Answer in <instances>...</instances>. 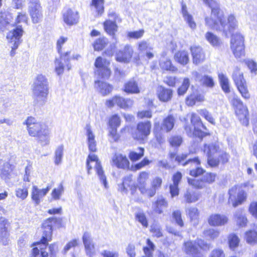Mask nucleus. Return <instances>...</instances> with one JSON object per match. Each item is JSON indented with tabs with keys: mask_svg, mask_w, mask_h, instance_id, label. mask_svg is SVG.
<instances>
[{
	"mask_svg": "<svg viewBox=\"0 0 257 257\" xmlns=\"http://www.w3.org/2000/svg\"><path fill=\"white\" fill-rule=\"evenodd\" d=\"M211 9L210 17L205 18L206 25L217 31H222L226 36L231 34L237 26V22L233 15H230L227 22L224 18L216 0H203Z\"/></svg>",
	"mask_w": 257,
	"mask_h": 257,
	"instance_id": "nucleus-1",
	"label": "nucleus"
},
{
	"mask_svg": "<svg viewBox=\"0 0 257 257\" xmlns=\"http://www.w3.org/2000/svg\"><path fill=\"white\" fill-rule=\"evenodd\" d=\"M187 158V154H182L176 157V160L183 166H186L190 164L192 167L190 170L189 174L193 177H198L203 175L200 179H188V183L194 187L198 189H202L206 187L207 184H211L215 181L216 174L212 173H205V171L199 167L200 161L198 158L189 159L184 162Z\"/></svg>",
	"mask_w": 257,
	"mask_h": 257,
	"instance_id": "nucleus-2",
	"label": "nucleus"
},
{
	"mask_svg": "<svg viewBox=\"0 0 257 257\" xmlns=\"http://www.w3.org/2000/svg\"><path fill=\"white\" fill-rule=\"evenodd\" d=\"M61 223V219L60 218L50 217L45 220L42 224V228H43V233L41 242H37L38 245L40 246V250L37 247H34L32 249L31 257H48V252L44 250V246L46 247L48 244V242L51 239L52 233V227L53 225H59Z\"/></svg>",
	"mask_w": 257,
	"mask_h": 257,
	"instance_id": "nucleus-3",
	"label": "nucleus"
},
{
	"mask_svg": "<svg viewBox=\"0 0 257 257\" xmlns=\"http://www.w3.org/2000/svg\"><path fill=\"white\" fill-rule=\"evenodd\" d=\"M24 124L27 125L29 135L36 137L38 142L42 146L49 144L50 131L45 123L37 121L34 117L30 116L28 117Z\"/></svg>",
	"mask_w": 257,
	"mask_h": 257,
	"instance_id": "nucleus-4",
	"label": "nucleus"
},
{
	"mask_svg": "<svg viewBox=\"0 0 257 257\" xmlns=\"http://www.w3.org/2000/svg\"><path fill=\"white\" fill-rule=\"evenodd\" d=\"M34 102L38 105H43L47 102L49 93L48 81L45 76L38 75L32 85Z\"/></svg>",
	"mask_w": 257,
	"mask_h": 257,
	"instance_id": "nucleus-5",
	"label": "nucleus"
},
{
	"mask_svg": "<svg viewBox=\"0 0 257 257\" xmlns=\"http://www.w3.org/2000/svg\"><path fill=\"white\" fill-rule=\"evenodd\" d=\"M190 119L193 127L189 124L184 125V129L188 136H195L199 138L202 139L203 137L209 134L208 133L202 132L200 130L201 127H202L206 130V127L202 123L199 116L195 113H192Z\"/></svg>",
	"mask_w": 257,
	"mask_h": 257,
	"instance_id": "nucleus-6",
	"label": "nucleus"
},
{
	"mask_svg": "<svg viewBox=\"0 0 257 257\" xmlns=\"http://www.w3.org/2000/svg\"><path fill=\"white\" fill-rule=\"evenodd\" d=\"M231 103L235 109V112L240 123L245 126L249 123L248 110L245 106L237 96L234 95Z\"/></svg>",
	"mask_w": 257,
	"mask_h": 257,
	"instance_id": "nucleus-7",
	"label": "nucleus"
},
{
	"mask_svg": "<svg viewBox=\"0 0 257 257\" xmlns=\"http://www.w3.org/2000/svg\"><path fill=\"white\" fill-rule=\"evenodd\" d=\"M230 48L236 58H240L244 56V38L240 33H236L232 35Z\"/></svg>",
	"mask_w": 257,
	"mask_h": 257,
	"instance_id": "nucleus-8",
	"label": "nucleus"
},
{
	"mask_svg": "<svg viewBox=\"0 0 257 257\" xmlns=\"http://www.w3.org/2000/svg\"><path fill=\"white\" fill-rule=\"evenodd\" d=\"M23 32L21 26H18L10 31L7 34V38L9 43L12 45V50L10 53L12 57L15 55V50L22 42L21 37L23 36Z\"/></svg>",
	"mask_w": 257,
	"mask_h": 257,
	"instance_id": "nucleus-9",
	"label": "nucleus"
},
{
	"mask_svg": "<svg viewBox=\"0 0 257 257\" xmlns=\"http://www.w3.org/2000/svg\"><path fill=\"white\" fill-rule=\"evenodd\" d=\"M137 50L140 56H138L134 58L136 62H138L140 60V57H146L148 59H152L154 56L153 53L154 47L148 41L142 40L138 42L137 44Z\"/></svg>",
	"mask_w": 257,
	"mask_h": 257,
	"instance_id": "nucleus-10",
	"label": "nucleus"
},
{
	"mask_svg": "<svg viewBox=\"0 0 257 257\" xmlns=\"http://www.w3.org/2000/svg\"><path fill=\"white\" fill-rule=\"evenodd\" d=\"M204 152L207 156V162L211 167H216L218 165L219 160L216 158L218 155V147L214 144H205L203 149Z\"/></svg>",
	"mask_w": 257,
	"mask_h": 257,
	"instance_id": "nucleus-11",
	"label": "nucleus"
},
{
	"mask_svg": "<svg viewBox=\"0 0 257 257\" xmlns=\"http://www.w3.org/2000/svg\"><path fill=\"white\" fill-rule=\"evenodd\" d=\"M109 64L105 59H102L101 57H97L94 63L96 67L95 74L102 78H108L111 73L110 70L108 68Z\"/></svg>",
	"mask_w": 257,
	"mask_h": 257,
	"instance_id": "nucleus-12",
	"label": "nucleus"
},
{
	"mask_svg": "<svg viewBox=\"0 0 257 257\" xmlns=\"http://www.w3.org/2000/svg\"><path fill=\"white\" fill-rule=\"evenodd\" d=\"M237 190L236 186H233L229 190L228 194L229 195V202L231 203L234 207L241 204L245 201L246 198V193L243 190L239 191L237 193V198L235 197V194Z\"/></svg>",
	"mask_w": 257,
	"mask_h": 257,
	"instance_id": "nucleus-13",
	"label": "nucleus"
},
{
	"mask_svg": "<svg viewBox=\"0 0 257 257\" xmlns=\"http://www.w3.org/2000/svg\"><path fill=\"white\" fill-rule=\"evenodd\" d=\"M134 103L133 100L131 99H125L122 97L116 95L111 99L106 101V105L108 107H113L115 104L123 109H127L131 107Z\"/></svg>",
	"mask_w": 257,
	"mask_h": 257,
	"instance_id": "nucleus-14",
	"label": "nucleus"
},
{
	"mask_svg": "<svg viewBox=\"0 0 257 257\" xmlns=\"http://www.w3.org/2000/svg\"><path fill=\"white\" fill-rule=\"evenodd\" d=\"M175 122V117L172 115H169L164 119L161 126L159 122H155L154 131L155 133L161 131L166 133L169 132L173 129Z\"/></svg>",
	"mask_w": 257,
	"mask_h": 257,
	"instance_id": "nucleus-15",
	"label": "nucleus"
},
{
	"mask_svg": "<svg viewBox=\"0 0 257 257\" xmlns=\"http://www.w3.org/2000/svg\"><path fill=\"white\" fill-rule=\"evenodd\" d=\"M88 161V162H89V163L90 161L91 162H95V169L96 174H97V176H98L100 181L103 184L104 187L105 188H107L108 185H107V183L106 181V178L104 173V171L102 169V167L100 164V162L98 159L97 157L94 154H89L87 159L86 161Z\"/></svg>",
	"mask_w": 257,
	"mask_h": 257,
	"instance_id": "nucleus-16",
	"label": "nucleus"
},
{
	"mask_svg": "<svg viewBox=\"0 0 257 257\" xmlns=\"http://www.w3.org/2000/svg\"><path fill=\"white\" fill-rule=\"evenodd\" d=\"M63 20L64 23L68 26L77 24L79 20V12L71 8L64 10L63 12Z\"/></svg>",
	"mask_w": 257,
	"mask_h": 257,
	"instance_id": "nucleus-17",
	"label": "nucleus"
},
{
	"mask_svg": "<svg viewBox=\"0 0 257 257\" xmlns=\"http://www.w3.org/2000/svg\"><path fill=\"white\" fill-rule=\"evenodd\" d=\"M192 75L194 80L199 82L201 85L208 88L214 87L215 84L212 76L196 71H193Z\"/></svg>",
	"mask_w": 257,
	"mask_h": 257,
	"instance_id": "nucleus-18",
	"label": "nucleus"
},
{
	"mask_svg": "<svg viewBox=\"0 0 257 257\" xmlns=\"http://www.w3.org/2000/svg\"><path fill=\"white\" fill-rule=\"evenodd\" d=\"M151 123L150 121L139 122L137 127V132L134 138L138 140H143L150 134Z\"/></svg>",
	"mask_w": 257,
	"mask_h": 257,
	"instance_id": "nucleus-19",
	"label": "nucleus"
},
{
	"mask_svg": "<svg viewBox=\"0 0 257 257\" xmlns=\"http://www.w3.org/2000/svg\"><path fill=\"white\" fill-rule=\"evenodd\" d=\"M70 52H67L64 54H61L60 59H56L55 61V71L58 75H60L63 73L64 66L63 61L66 64V67L68 70L71 69V65L69 63L70 60L69 58Z\"/></svg>",
	"mask_w": 257,
	"mask_h": 257,
	"instance_id": "nucleus-20",
	"label": "nucleus"
},
{
	"mask_svg": "<svg viewBox=\"0 0 257 257\" xmlns=\"http://www.w3.org/2000/svg\"><path fill=\"white\" fill-rule=\"evenodd\" d=\"M134 53L132 47L129 45H126L123 49L119 50L116 54V60L120 62H129Z\"/></svg>",
	"mask_w": 257,
	"mask_h": 257,
	"instance_id": "nucleus-21",
	"label": "nucleus"
},
{
	"mask_svg": "<svg viewBox=\"0 0 257 257\" xmlns=\"http://www.w3.org/2000/svg\"><path fill=\"white\" fill-rule=\"evenodd\" d=\"M29 12L34 23H38L42 19L43 15L42 7L40 3H35L30 5Z\"/></svg>",
	"mask_w": 257,
	"mask_h": 257,
	"instance_id": "nucleus-22",
	"label": "nucleus"
},
{
	"mask_svg": "<svg viewBox=\"0 0 257 257\" xmlns=\"http://www.w3.org/2000/svg\"><path fill=\"white\" fill-rule=\"evenodd\" d=\"M111 164L118 168L125 169L129 167L130 162L125 156L116 153L111 159Z\"/></svg>",
	"mask_w": 257,
	"mask_h": 257,
	"instance_id": "nucleus-23",
	"label": "nucleus"
},
{
	"mask_svg": "<svg viewBox=\"0 0 257 257\" xmlns=\"http://www.w3.org/2000/svg\"><path fill=\"white\" fill-rule=\"evenodd\" d=\"M227 216L220 214H212L208 218V224L212 226H220L225 225L228 222Z\"/></svg>",
	"mask_w": 257,
	"mask_h": 257,
	"instance_id": "nucleus-24",
	"label": "nucleus"
},
{
	"mask_svg": "<svg viewBox=\"0 0 257 257\" xmlns=\"http://www.w3.org/2000/svg\"><path fill=\"white\" fill-rule=\"evenodd\" d=\"M50 190V187L47 186L45 189H40L37 186H33L32 188L31 197L36 205L40 204L41 199L44 197Z\"/></svg>",
	"mask_w": 257,
	"mask_h": 257,
	"instance_id": "nucleus-25",
	"label": "nucleus"
},
{
	"mask_svg": "<svg viewBox=\"0 0 257 257\" xmlns=\"http://www.w3.org/2000/svg\"><path fill=\"white\" fill-rule=\"evenodd\" d=\"M190 50L194 64L197 65L205 60V54L201 47L194 46L190 48Z\"/></svg>",
	"mask_w": 257,
	"mask_h": 257,
	"instance_id": "nucleus-26",
	"label": "nucleus"
},
{
	"mask_svg": "<svg viewBox=\"0 0 257 257\" xmlns=\"http://www.w3.org/2000/svg\"><path fill=\"white\" fill-rule=\"evenodd\" d=\"M85 130L87 136V142L89 151L95 152L97 150L96 141L95 139V135L93 133L91 126L89 124H86Z\"/></svg>",
	"mask_w": 257,
	"mask_h": 257,
	"instance_id": "nucleus-27",
	"label": "nucleus"
},
{
	"mask_svg": "<svg viewBox=\"0 0 257 257\" xmlns=\"http://www.w3.org/2000/svg\"><path fill=\"white\" fill-rule=\"evenodd\" d=\"M182 177V174L177 172L172 177L173 184L170 185V192L172 197L179 195V189L178 185Z\"/></svg>",
	"mask_w": 257,
	"mask_h": 257,
	"instance_id": "nucleus-28",
	"label": "nucleus"
},
{
	"mask_svg": "<svg viewBox=\"0 0 257 257\" xmlns=\"http://www.w3.org/2000/svg\"><path fill=\"white\" fill-rule=\"evenodd\" d=\"M124 91L127 93L138 94L141 91L137 81L132 78L127 81L124 85Z\"/></svg>",
	"mask_w": 257,
	"mask_h": 257,
	"instance_id": "nucleus-29",
	"label": "nucleus"
},
{
	"mask_svg": "<svg viewBox=\"0 0 257 257\" xmlns=\"http://www.w3.org/2000/svg\"><path fill=\"white\" fill-rule=\"evenodd\" d=\"M168 202L163 196L158 197L156 201L153 203L152 208L155 212L158 214H162L163 209L168 207Z\"/></svg>",
	"mask_w": 257,
	"mask_h": 257,
	"instance_id": "nucleus-30",
	"label": "nucleus"
},
{
	"mask_svg": "<svg viewBox=\"0 0 257 257\" xmlns=\"http://www.w3.org/2000/svg\"><path fill=\"white\" fill-rule=\"evenodd\" d=\"M94 87L102 95H106L109 94L112 90V86L111 85L99 80L95 81Z\"/></svg>",
	"mask_w": 257,
	"mask_h": 257,
	"instance_id": "nucleus-31",
	"label": "nucleus"
},
{
	"mask_svg": "<svg viewBox=\"0 0 257 257\" xmlns=\"http://www.w3.org/2000/svg\"><path fill=\"white\" fill-rule=\"evenodd\" d=\"M158 95L161 101L167 102L172 97L173 92L170 89L160 87L158 90Z\"/></svg>",
	"mask_w": 257,
	"mask_h": 257,
	"instance_id": "nucleus-32",
	"label": "nucleus"
},
{
	"mask_svg": "<svg viewBox=\"0 0 257 257\" xmlns=\"http://www.w3.org/2000/svg\"><path fill=\"white\" fill-rule=\"evenodd\" d=\"M185 252L189 255H196L198 252V248L196 241H188L184 243Z\"/></svg>",
	"mask_w": 257,
	"mask_h": 257,
	"instance_id": "nucleus-33",
	"label": "nucleus"
},
{
	"mask_svg": "<svg viewBox=\"0 0 257 257\" xmlns=\"http://www.w3.org/2000/svg\"><path fill=\"white\" fill-rule=\"evenodd\" d=\"M104 29L105 32L109 35L114 37L116 32L117 31V26L116 21L112 20H106L103 23Z\"/></svg>",
	"mask_w": 257,
	"mask_h": 257,
	"instance_id": "nucleus-34",
	"label": "nucleus"
},
{
	"mask_svg": "<svg viewBox=\"0 0 257 257\" xmlns=\"http://www.w3.org/2000/svg\"><path fill=\"white\" fill-rule=\"evenodd\" d=\"M175 60L181 65H185L189 61L188 53L185 51H179L174 56Z\"/></svg>",
	"mask_w": 257,
	"mask_h": 257,
	"instance_id": "nucleus-35",
	"label": "nucleus"
},
{
	"mask_svg": "<svg viewBox=\"0 0 257 257\" xmlns=\"http://www.w3.org/2000/svg\"><path fill=\"white\" fill-rule=\"evenodd\" d=\"M187 214L190 219V221L194 225H197L199 221V212L196 207H190L187 209Z\"/></svg>",
	"mask_w": 257,
	"mask_h": 257,
	"instance_id": "nucleus-36",
	"label": "nucleus"
},
{
	"mask_svg": "<svg viewBox=\"0 0 257 257\" xmlns=\"http://www.w3.org/2000/svg\"><path fill=\"white\" fill-rule=\"evenodd\" d=\"M218 78L223 91L225 93H229L230 92V87L228 78L222 73L219 74Z\"/></svg>",
	"mask_w": 257,
	"mask_h": 257,
	"instance_id": "nucleus-37",
	"label": "nucleus"
},
{
	"mask_svg": "<svg viewBox=\"0 0 257 257\" xmlns=\"http://www.w3.org/2000/svg\"><path fill=\"white\" fill-rule=\"evenodd\" d=\"M160 66L164 70L173 72L177 70V68L172 65L171 60L165 57L160 60Z\"/></svg>",
	"mask_w": 257,
	"mask_h": 257,
	"instance_id": "nucleus-38",
	"label": "nucleus"
},
{
	"mask_svg": "<svg viewBox=\"0 0 257 257\" xmlns=\"http://www.w3.org/2000/svg\"><path fill=\"white\" fill-rule=\"evenodd\" d=\"M182 14L185 20L186 21L189 26L192 29H195L196 27V25L192 17L188 14L186 10V7L185 6H182Z\"/></svg>",
	"mask_w": 257,
	"mask_h": 257,
	"instance_id": "nucleus-39",
	"label": "nucleus"
},
{
	"mask_svg": "<svg viewBox=\"0 0 257 257\" xmlns=\"http://www.w3.org/2000/svg\"><path fill=\"white\" fill-rule=\"evenodd\" d=\"M232 78L235 85L239 83H244V82L245 81L243 76V73L240 72L239 68L237 67H235L232 73Z\"/></svg>",
	"mask_w": 257,
	"mask_h": 257,
	"instance_id": "nucleus-40",
	"label": "nucleus"
},
{
	"mask_svg": "<svg viewBox=\"0 0 257 257\" xmlns=\"http://www.w3.org/2000/svg\"><path fill=\"white\" fill-rule=\"evenodd\" d=\"M104 0H92L91 6L95 9L98 15L104 12Z\"/></svg>",
	"mask_w": 257,
	"mask_h": 257,
	"instance_id": "nucleus-41",
	"label": "nucleus"
},
{
	"mask_svg": "<svg viewBox=\"0 0 257 257\" xmlns=\"http://www.w3.org/2000/svg\"><path fill=\"white\" fill-rule=\"evenodd\" d=\"M236 86L242 97L246 99L250 98V94L246 84V81L244 82V83L236 84Z\"/></svg>",
	"mask_w": 257,
	"mask_h": 257,
	"instance_id": "nucleus-42",
	"label": "nucleus"
},
{
	"mask_svg": "<svg viewBox=\"0 0 257 257\" xmlns=\"http://www.w3.org/2000/svg\"><path fill=\"white\" fill-rule=\"evenodd\" d=\"M246 242L250 244L257 243V232L255 230H249L245 233Z\"/></svg>",
	"mask_w": 257,
	"mask_h": 257,
	"instance_id": "nucleus-43",
	"label": "nucleus"
},
{
	"mask_svg": "<svg viewBox=\"0 0 257 257\" xmlns=\"http://www.w3.org/2000/svg\"><path fill=\"white\" fill-rule=\"evenodd\" d=\"M205 38L213 46H218L220 44V39L212 33H206L205 34Z\"/></svg>",
	"mask_w": 257,
	"mask_h": 257,
	"instance_id": "nucleus-44",
	"label": "nucleus"
},
{
	"mask_svg": "<svg viewBox=\"0 0 257 257\" xmlns=\"http://www.w3.org/2000/svg\"><path fill=\"white\" fill-rule=\"evenodd\" d=\"M136 219L144 227L148 226V221L145 213L143 211H139L135 214Z\"/></svg>",
	"mask_w": 257,
	"mask_h": 257,
	"instance_id": "nucleus-45",
	"label": "nucleus"
},
{
	"mask_svg": "<svg viewBox=\"0 0 257 257\" xmlns=\"http://www.w3.org/2000/svg\"><path fill=\"white\" fill-rule=\"evenodd\" d=\"M234 217L235 218L236 223L239 226H244L245 225L247 222V219L243 215L242 211L241 210H238L236 211L234 214Z\"/></svg>",
	"mask_w": 257,
	"mask_h": 257,
	"instance_id": "nucleus-46",
	"label": "nucleus"
},
{
	"mask_svg": "<svg viewBox=\"0 0 257 257\" xmlns=\"http://www.w3.org/2000/svg\"><path fill=\"white\" fill-rule=\"evenodd\" d=\"M184 197L187 203H192L197 201L199 199L198 195L197 193L187 190L185 193Z\"/></svg>",
	"mask_w": 257,
	"mask_h": 257,
	"instance_id": "nucleus-47",
	"label": "nucleus"
},
{
	"mask_svg": "<svg viewBox=\"0 0 257 257\" xmlns=\"http://www.w3.org/2000/svg\"><path fill=\"white\" fill-rule=\"evenodd\" d=\"M64 147L60 145L57 147L55 152V164L59 165L62 162V159L63 156Z\"/></svg>",
	"mask_w": 257,
	"mask_h": 257,
	"instance_id": "nucleus-48",
	"label": "nucleus"
},
{
	"mask_svg": "<svg viewBox=\"0 0 257 257\" xmlns=\"http://www.w3.org/2000/svg\"><path fill=\"white\" fill-rule=\"evenodd\" d=\"M150 231L153 235L157 238L163 236V231L161 225L157 223H154L151 226Z\"/></svg>",
	"mask_w": 257,
	"mask_h": 257,
	"instance_id": "nucleus-49",
	"label": "nucleus"
},
{
	"mask_svg": "<svg viewBox=\"0 0 257 257\" xmlns=\"http://www.w3.org/2000/svg\"><path fill=\"white\" fill-rule=\"evenodd\" d=\"M108 43V40L105 38H99L95 41L93 44L95 50H101Z\"/></svg>",
	"mask_w": 257,
	"mask_h": 257,
	"instance_id": "nucleus-50",
	"label": "nucleus"
},
{
	"mask_svg": "<svg viewBox=\"0 0 257 257\" xmlns=\"http://www.w3.org/2000/svg\"><path fill=\"white\" fill-rule=\"evenodd\" d=\"M203 234L205 237L214 239L218 237L219 231L217 229L209 228L204 230Z\"/></svg>",
	"mask_w": 257,
	"mask_h": 257,
	"instance_id": "nucleus-51",
	"label": "nucleus"
},
{
	"mask_svg": "<svg viewBox=\"0 0 257 257\" xmlns=\"http://www.w3.org/2000/svg\"><path fill=\"white\" fill-rule=\"evenodd\" d=\"M139 189L142 194L146 195L149 197H153L157 191L152 186L151 188L147 189L145 186H139Z\"/></svg>",
	"mask_w": 257,
	"mask_h": 257,
	"instance_id": "nucleus-52",
	"label": "nucleus"
},
{
	"mask_svg": "<svg viewBox=\"0 0 257 257\" xmlns=\"http://www.w3.org/2000/svg\"><path fill=\"white\" fill-rule=\"evenodd\" d=\"M144 155V149L140 148L139 152H131L129 154V158L132 161H137L140 159Z\"/></svg>",
	"mask_w": 257,
	"mask_h": 257,
	"instance_id": "nucleus-53",
	"label": "nucleus"
},
{
	"mask_svg": "<svg viewBox=\"0 0 257 257\" xmlns=\"http://www.w3.org/2000/svg\"><path fill=\"white\" fill-rule=\"evenodd\" d=\"M190 86V80L188 78H185L183 80L182 85L178 89L179 95H183L188 90Z\"/></svg>",
	"mask_w": 257,
	"mask_h": 257,
	"instance_id": "nucleus-54",
	"label": "nucleus"
},
{
	"mask_svg": "<svg viewBox=\"0 0 257 257\" xmlns=\"http://www.w3.org/2000/svg\"><path fill=\"white\" fill-rule=\"evenodd\" d=\"M240 240L235 234H231L228 238V242L230 248L234 249L238 246Z\"/></svg>",
	"mask_w": 257,
	"mask_h": 257,
	"instance_id": "nucleus-55",
	"label": "nucleus"
},
{
	"mask_svg": "<svg viewBox=\"0 0 257 257\" xmlns=\"http://www.w3.org/2000/svg\"><path fill=\"white\" fill-rule=\"evenodd\" d=\"M16 196L22 200L25 199L28 195V188L26 186L23 187L22 188H19L16 190Z\"/></svg>",
	"mask_w": 257,
	"mask_h": 257,
	"instance_id": "nucleus-56",
	"label": "nucleus"
},
{
	"mask_svg": "<svg viewBox=\"0 0 257 257\" xmlns=\"http://www.w3.org/2000/svg\"><path fill=\"white\" fill-rule=\"evenodd\" d=\"M200 115L204 117L207 121L212 124L215 123V120L211 114L206 109H203L198 110Z\"/></svg>",
	"mask_w": 257,
	"mask_h": 257,
	"instance_id": "nucleus-57",
	"label": "nucleus"
},
{
	"mask_svg": "<svg viewBox=\"0 0 257 257\" xmlns=\"http://www.w3.org/2000/svg\"><path fill=\"white\" fill-rule=\"evenodd\" d=\"M64 192V187L62 183L60 184L57 188H55L52 192L51 195L52 197L58 200L60 199V196Z\"/></svg>",
	"mask_w": 257,
	"mask_h": 257,
	"instance_id": "nucleus-58",
	"label": "nucleus"
},
{
	"mask_svg": "<svg viewBox=\"0 0 257 257\" xmlns=\"http://www.w3.org/2000/svg\"><path fill=\"white\" fill-rule=\"evenodd\" d=\"M10 26L9 22L6 19L5 15L0 14V29L2 31H4L7 29H9Z\"/></svg>",
	"mask_w": 257,
	"mask_h": 257,
	"instance_id": "nucleus-59",
	"label": "nucleus"
},
{
	"mask_svg": "<svg viewBox=\"0 0 257 257\" xmlns=\"http://www.w3.org/2000/svg\"><path fill=\"white\" fill-rule=\"evenodd\" d=\"M173 218L175 219L176 223L180 227L184 226V222L181 217V213L180 210H176L173 212Z\"/></svg>",
	"mask_w": 257,
	"mask_h": 257,
	"instance_id": "nucleus-60",
	"label": "nucleus"
},
{
	"mask_svg": "<svg viewBox=\"0 0 257 257\" xmlns=\"http://www.w3.org/2000/svg\"><path fill=\"white\" fill-rule=\"evenodd\" d=\"M120 119L117 115H113L110 118L109 125L110 127H117L120 125Z\"/></svg>",
	"mask_w": 257,
	"mask_h": 257,
	"instance_id": "nucleus-61",
	"label": "nucleus"
},
{
	"mask_svg": "<svg viewBox=\"0 0 257 257\" xmlns=\"http://www.w3.org/2000/svg\"><path fill=\"white\" fill-rule=\"evenodd\" d=\"M169 143L173 147H179L182 143V138L179 136H172L169 139Z\"/></svg>",
	"mask_w": 257,
	"mask_h": 257,
	"instance_id": "nucleus-62",
	"label": "nucleus"
},
{
	"mask_svg": "<svg viewBox=\"0 0 257 257\" xmlns=\"http://www.w3.org/2000/svg\"><path fill=\"white\" fill-rule=\"evenodd\" d=\"M9 233L8 230L0 231V242L3 245L8 244Z\"/></svg>",
	"mask_w": 257,
	"mask_h": 257,
	"instance_id": "nucleus-63",
	"label": "nucleus"
},
{
	"mask_svg": "<svg viewBox=\"0 0 257 257\" xmlns=\"http://www.w3.org/2000/svg\"><path fill=\"white\" fill-rule=\"evenodd\" d=\"M149 177V174L146 172H142L140 174L138 178L139 186H146V181Z\"/></svg>",
	"mask_w": 257,
	"mask_h": 257,
	"instance_id": "nucleus-64",
	"label": "nucleus"
}]
</instances>
